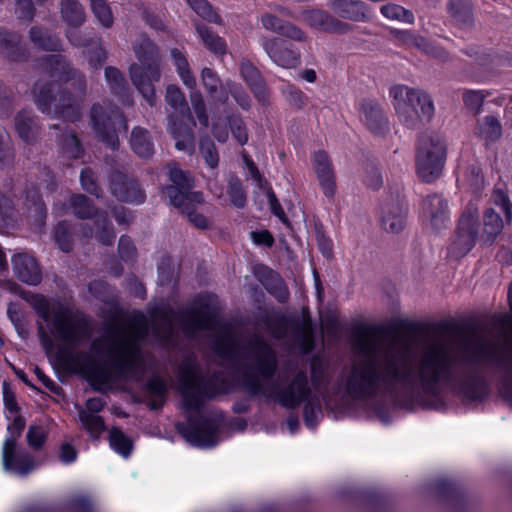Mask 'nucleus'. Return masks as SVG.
Segmentation results:
<instances>
[{
    "mask_svg": "<svg viewBox=\"0 0 512 512\" xmlns=\"http://www.w3.org/2000/svg\"><path fill=\"white\" fill-rule=\"evenodd\" d=\"M285 94H286L287 100L295 107L301 108L304 106L305 95L298 88H296L292 85H287Z\"/></svg>",
    "mask_w": 512,
    "mask_h": 512,
    "instance_id": "13d9d810",
    "label": "nucleus"
},
{
    "mask_svg": "<svg viewBox=\"0 0 512 512\" xmlns=\"http://www.w3.org/2000/svg\"><path fill=\"white\" fill-rule=\"evenodd\" d=\"M475 134L486 143L499 139L502 135L500 122L494 116H486L478 121Z\"/></svg>",
    "mask_w": 512,
    "mask_h": 512,
    "instance_id": "c85d7f7f",
    "label": "nucleus"
},
{
    "mask_svg": "<svg viewBox=\"0 0 512 512\" xmlns=\"http://www.w3.org/2000/svg\"><path fill=\"white\" fill-rule=\"evenodd\" d=\"M95 224L97 226V230H100V229L102 230L101 232L97 231V235H96L97 238L103 244H106V245L111 244L115 238V235L112 230H109L107 228L106 217H104L103 215H98L97 219L95 220Z\"/></svg>",
    "mask_w": 512,
    "mask_h": 512,
    "instance_id": "603ef678",
    "label": "nucleus"
},
{
    "mask_svg": "<svg viewBox=\"0 0 512 512\" xmlns=\"http://www.w3.org/2000/svg\"><path fill=\"white\" fill-rule=\"evenodd\" d=\"M91 120L93 128L102 141L106 142L111 148H115L118 144V138L115 131V121L127 129V125L121 115L117 111L112 110L110 114L100 105H94L91 110Z\"/></svg>",
    "mask_w": 512,
    "mask_h": 512,
    "instance_id": "ddd939ff",
    "label": "nucleus"
},
{
    "mask_svg": "<svg viewBox=\"0 0 512 512\" xmlns=\"http://www.w3.org/2000/svg\"><path fill=\"white\" fill-rule=\"evenodd\" d=\"M463 99L469 109L478 111L484 101V95L480 91H466Z\"/></svg>",
    "mask_w": 512,
    "mask_h": 512,
    "instance_id": "4d7b16f0",
    "label": "nucleus"
},
{
    "mask_svg": "<svg viewBox=\"0 0 512 512\" xmlns=\"http://www.w3.org/2000/svg\"><path fill=\"white\" fill-rule=\"evenodd\" d=\"M197 31L203 44L211 52L219 55L226 53L227 45L223 38L213 33L209 28L205 26H198Z\"/></svg>",
    "mask_w": 512,
    "mask_h": 512,
    "instance_id": "e433bc0d",
    "label": "nucleus"
},
{
    "mask_svg": "<svg viewBox=\"0 0 512 512\" xmlns=\"http://www.w3.org/2000/svg\"><path fill=\"white\" fill-rule=\"evenodd\" d=\"M446 153V143L441 136H423L419 141L416 156L418 176L425 182L438 178L445 164Z\"/></svg>",
    "mask_w": 512,
    "mask_h": 512,
    "instance_id": "0eeeda50",
    "label": "nucleus"
},
{
    "mask_svg": "<svg viewBox=\"0 0 512 512\" xmlns=\"http://www.w3.org/2000/svg\"><path fill=\"white\" fill-rule=\"evenodd\" d=\"M177 190L173 187H166L165 193L169 196L171 203L179 208H182L183 212L187 214L189 220L198 228H206L208 226V219L194 210H190L189 204L194 201L201 203L203 201V195L199 192L191 193L190 195H184L180 193V196H173V193Z\"/></svg>",
    "mask_w": 512,
    "mask_h": 512,
    "instance_id": "412c9836",
    "label": "nucleus"
},
{
    "mask_svg": "<svg viewBox=\"0 0 512 512\" xmlns=\"http://www.w3.org/2000/svg\"><path fill=\"white\" fill-rule=\"evenodd\" d=\"M46 439V430L43 426L34 424L29 427L27 441L33 448H39Z\"/></svg>",
    "mask_w": 512,
    "mask_h": 512,
    "instance_id": "3c124183",
    "label": "nucleus"
},
{
    "mask_svg": "<svg viewBox=\"0 0 512 512\" xmlns=\"http://www.w3.org/2000/svg\"><path fill=\"white\" fill-rule=\"evenodd\" d=\"M223 419L216 415L211 418L196 420L189 416L187 423H178L177 430L191 445L200 448L215 446L220 440Z\"/></svg>",
    "mask_w": 512,
    "mask_h": 512,
    "instance_id": "1a4fd4ad",
    "label": "nucleus"
},
{
    "mask_svg": "<svg viewBox=\"0 0 512 512\" xmlns=\"http://www.w3.org/2000/svg\"><path fill=\"white\" fill-rule=\"evenodd\" d=\"M422 216L432 229L442 228L449 220L447 201L439 195H430L422 202Z\"/></svg>",
    "mask_w": 512,
    "mask_h": 512,
    "instance_id": "6ab92c4d",
    "label": "nucleus"
},
{
    "mask_svg": "<svg viewBox=\"0 0 512 512\" xmlns=\"http://www.w3.org/2000/svg\"><path fill=\"white\" fill-rule=\"evenodd\" d=\"M14 417L13 422L8 426V433L9 436L7 438H13L15 442L17 441L18 437L21 435V432L25 426V420L18 416L17 414H10L8 418Z\"/></svg>",
    "mask_w": 512,
    "mask_h": 512,
    "instance_id": "e2e57ef3",
    "label": "nucleus"
},
{
    "mask_svg": "<svg viewBox=\"0 0 512 512\" xmlns=\"http://www.w3.org/2000/svg\"><path fill=\"white\" fill-rule=\"evenodd\" d=\"M472 378L466 367L442 348L415 353L389 345L374 348L365 359L353 364L344 389L354 399L406 400L435 394L442 385Z\"/></svg>",
    "mask_w": 512,
    "mask_h": 512,
    "instance_id": "f257e3e1",
    "label": "nucleus"
},
{
    "mask_svg": "<svg viewBox=\"0 0 512 512\" xmlns=\"http://www.w3.org/2000/svg\"><path fill=\"white\" fill-rule=\"evenodd\" d=\"M217 319L211 309L193 312L189 317V324L186 327L189 331L209 330L215 328Z\"/></svg>",
    "mask_w": 512,
    "mask_h": 512,
    "instance_id": "2f4dec72",
    "label": "nucleus"
},
{
    "mask_svg": "<svg viewBox=\"0 0 512 512\" xmlns=\"http://www.w3.org/2000/svg\"><path fill=\"white\" fill-rule=\"evenodd\" d=\"M79 420L83 428L89 433L93 439H99L105 430L103 419L97 414L90 413L83 408L78 411Z\"/></svg>",
    "mask_w": 512,
    "mask_h": 512,
    "instance_id": "473e14b6",
    "label": "nucleus"
},
{
    "mask_svg": "<svg viewBox=\"0 0 512 512\" xmlns=\"http://www.w3.org/2000/svg\"><path fill=\"white\" fill-rule=\"evenodd\" d=\"M3 400L6 409L9 411V414L17 413V404L15 401V396L12 390L10 389L8 383H3Z\"/></svg>",
    "mask_w": 512,
    "mask_h": 512,
    "instance_id": "0e129e2a",
    "label": "nucleus"
},
{
    "mask_svg": "<svg viewBox=\"0 0 512 512\" xmlns=\"http://www.w3.org/2000/svg\"><path fill=\"white\" fill-rule=\"evenodd\" d=\"M240 72L259 100L266 98V86L258 70L248 61L241 62Z\"/></svg>",
    "mask_w": 512,
    "mask_h": 512,
    "instance_id": "bb28decb",
    "label": "nucleus"
},
{
    "mask_svg": "<svg viewBox=\"0 0 512 512\" xmlns=\"http://www.w3.org/2000/svg\"><path fill=\"white\" fill-rule=\"evenodd\" d=\"M303 20L307 25L322 31L344 33L350 29V25L341 22L325 11L311 10L302 14Z\"/></svg>",
    "mask_w": 512,
    "mask_h": 512,
    "instance_id": "4be33fe9",
    "label": "nucleus"
},
{
    "mask_svg": "<svg viewBox=\"0 0 512 512\" xmlns=\"http://www.w3.org/2000/svg\"><path fill=\"white\" fill-rule=\"evenodd\" d=\"M189 6L198 14L200 17L206 19L209 22L216 24H222L221 18L214 12L211 5L206 0H187Z\"/></svg>",
    "mask_w": 512,
    "mask_h": 512,
    "instance_id": "37998d69",
    "label": "nucleus"
},
{
    "mask_svg": "<svg viewBox=\"0 0 512 512\" xmlns=\"http://www.w3.org/2000/svg\"><path fill=\"white\" fill-rule=\"evenodd\" d=\"M361 120L374 133H379L385 126L382 109L378 104L366 101L361 105Z\"/></svg>",
    "mask_w": 512,
    "mask_h": 512,
    "instance_id": "a878e982",
    "label": "nucleus"
},
{
    "mask_svg": "<svg viewBox=\"0 0 512 512\" xmlns=\"http://www.w3.org/2000/svg\"><path fill=\"white\" fill-rule=\"evenodd\" d=\"M55 238L61 250L68 252L71 249V242L68 236V225L66 223H59L56 231Z\"/></svg>",
    "mask_w": 512,
    "mask_h": 512,
    "instance_id": "6e6d98bb",
    "label": "nucleus"
},
{
    "mask_svg": "<svg viewBox=\"0 0 512 512\" xmlns=\"http://www.w3.org/2000/svg\"><path fill=\"white\" fill-rule=\"evenodd\" d=\"M166 102L175 112V115L169 117V130L176 140V148L190 150L193 146L192 120L186 113L184 95L178 87L170 85L166 90Z\"/></svg>",
    "mask_w": 512,
    "mask_h": 512,
    "instance_id": "6e6552de",
    "label": "nucleus"
},
{
    "mask_svg": "<svg viewBox=\"0 0 512 512\" xmlns=\"http://www.w3.org/2000/svg\"><path fill=\"white\" fill-rule=\"evenodd\" d=\"M477 212H465L460 221L458 231L451 244L450 252L458 257L469 252L475 244Z\"/></svg>",
    "mask_w": 512,
    "mask_h": 512,
    "instance_id": "dca6fc26",
    "label": "nucleus"
},
{
    "mask_svg": "<svg viewBox=\"0 0 512 512\" xmlns=\"http://www.w3.org/2000/svg\"><path fill=\"white\" fill-rule=\"evenodd\" d=\"M11 261L14 274L20 281L28 285H37L41 282L40 268L31 255L24 252L16 253Z\"/></svg>",
    "mask_w": 512,
    "mask_h": 512,
    "instance_id": "aec40b11",
    "label": "nucleus"
},
{
    "mask_svg": "<svg viewBox=\"0 0 512 512\" xmlns=\"http://www.w3.org/2000/svg\"><path fill=\"white\" fill-rule=\"evenodd\" d=\"M2 462L5 471L23 476L36 467L31 455L18 447L13 438H6L2 448Z\"/></svg>",
    "mask_w": 512,
    "mask_h": 512,
    "instance_id": "f8f14e48",
    "label": "nucleus"
},
{
    "mask_svg": "<svg viewBox=\"0 0 512 512\" xmlns=\"http://www.w3.org/2000/svg\"><path fill=\"white\" fill-rule=\"evenodd\" d=\"M257 370L263 379L270 377L275 370V356L272 350L263 343L257 346Z\"/></svg>",
    "mask_w": 512,
    "mask_h": 512,
    "instance_id": "c756f323",
    "label": "nucleus"
},
{
    "mask_svg": "<svg viewBox=\"0 0 512 512\" xmlns=\"http://www.w3.org/2000/svg\"><path fill=\"white\" fill-rule=\"evenodd\" d=\"M31 40L40 48L46 50H57L59 41L56 37L48 35L45 31L39 28H32L30 30Z\"/></svg>",
    "mask_w": 512,
    "mask_h": 512,
    "instance_id": "a18cd8bd",
    "label": "nucleus"
},
{
    "mask_svg": "<svg viewBox=\"0 0 512 512\" xmlns=\"http://www.w3.org/2000/svg\"><path fill=\"white\" fill-rule=\"evenodd\" d=\"M202 80L204 86L215 100L225 101L227 99V90L221 84L217 75L210 69L202 70Z\"/></svg>",
    "mask_w": 512,
    "mask_h": 512,
    "instance_id": "4c0bfd02",
    "label": "nucleus"
},
{
    "mask_svg": "<svg viewBox=\"0 0 512 512\" xmlns=\"http://www.w3.org/2000/svg\"><path fill=\"white\" fill-rule=\"evenodd\" d=\"M46 68L51 77L65 81L69 80V74L72 72L67 62L58 54L51 55L47 59Z\"/></svg>",
    "mask_w": 512,
    "mask_h": 512,
    "instance_id": "a19ab883",
    "label": "nucleus"
},
{
    "mask_svg": "<svg viewBox=\"0 0 512 512\" xmlns=\"http://www.w3.org/2000/svg\"><path fill=\"white\" fill-rule=\"evenodd\" d=\"M447 12L451 20L456 24H465L471 17L470 0H449Z\"/></svg>",
    "mask_w": 512,
    "mask_h": 512,
    "instance_id": "c9c22d12",
    "label": "nucleus"
},
{
    "mask_svg": "<svg viewBox=\"0 0 512 512\" xmlns=\"http://www.w3.org/2000/svg\"><path fill=\"white\" fill-rule=\"evenodd\" d=\"M407 205L403 199L388 200L381 208V225L389 233H399L405 227Z\"/></svg>",
    "mask_w": 512,
    "mask_h": 512,
    "instance_id": "f3484780",
    "label": "nucleus"
},
{
    "mask_svg": "<svg viewBox=\"0 0 512 512\" xmlns=\"http://www.w3.org/2000/svg\"><path fill=\"white\" fill-rule=\"evenodd\" d=\"M77 454L76 448L71 443L65 442L59 448L58 458L63 464L69 465L76 461Z\"/></svg>",
    "mask_w": 512,
    "mask_h": 512,
    "instance_id": "864d4df0",
    "label": "nucleus"
},
{
    "mask_svg": "<svg viewBox=\"0 0 512 512\" xmlns=\"http://www.w3.org/2000/svg\"><path fill=\"white\" fill-rule=\"evenodd\" d=\"M260 21L262 27L266 30L279 33L295 41H304L306 39L305 33L300 28L290 23H285L271 14L263 15Z\"/></svg>",
    "mask_w": 512,
    "mask_h": 512,
    "instance_id": "b1692460",
    "label": "nucleus"
},
{
    "mask_svg": "<svg viewBox=\"0 0 512 512\" xmlns=\"http://www.w3.org/2000/svg\"><path fill=\"white\" fill-rule=\"evenodd\" d=\"M231 130L233 136L237 139L239 144L243 145L248 140L247 131L243 125V122L241 119L235 118L231 121Z\"/></svg>",
    "mask_w": 512,
    "mask_h": 512,
    "instance_id": "052dcab7",
    "label": "nucleus"
},
{
    "mask_svg": "<svg viewBox=\"0 0 512 512\" xmlns=\"http://www.w3.org/2000/svg\"><path fill=\"white\" fill-rule=\"evenodd\" d=\"M15 129L25 142H30L35 138L38 132V127L32 119L29 112H21L17 115L15 121Z\"/></svg>",
    "mask_w": 512,
    "mask_h": 512,
    "instance_id": "f704fd0d",
    "label": "nucleus"
},
{
    "mask_svg": "<svg viewBox=\"0 0 512 512\" xmlns=\"http://www.w3.org/2000/svg\"><path fill=\"white\" fill-rule=\"evenodd\" d=\"M169 179L175 184V186L172 187L177 190L173 193V196L179 197L180 193L188 195V193H186L184 190L191 186L190 178L185 172L179 169L176 164L169 165ZM190 194L191 193H189V195Z\"/></svg>",
    "mask_w": 512,
    "mask_h": 512,
    "instance_id": "79ce46f5",
    "label": "nucleus"
},
{
    "mask_svg": "<svg viewBox=\"0 0 512 512\" xmlns=\"http://www.w3.org/2000/svg\"><path fill=\"white\" fill-rule=\"evenodd\" d=\"M389 94L398 117L405 124L413 126L417 121H429L432 118L434 105L425 92L394 85Z\"/></svg>",
    "mask_w": 512,
    "mask_h": 512,
    "instance_id": "423d86ee",
    "label": "nucleus"
},
{
    "mask_svg": "<svg viewBox=\"0 0 512 512\" xmlns=\"http://www.w3.org/2000/svg\"><path fill=\"white\" fill-rule=\"evenodd\" d=\"M54 89V84L45 87L41 82L36 83L34 94L38 108L47 113H50L53 108L55 114L65 119L74 120L77 116L78 105L70 95L64 92L54 95Z\"/></svg>",
    "mask_w": 512,
    "mask_h": 512,
    "instance_id": "9d476101",
    "label": "nucleus"
},
{
    "mask_svg": "<svg viewBox=\"0 0 512 512\" xmlns=\"http://www.w3.org/2000/svg\"><path fill=\"white\" fill-rule=\"evenodd\" d=\"M71 208L73 209V213L79 218H90L95 214V210L90 205L88 199L83 195L72 197Z\"/></svg>",
    "mask_w": 512,
    "mask_h": 512,
    "instance_id": "49530a36",
    "label": "nucleus"
},
{
    "mask_svg": "<svg viewBox=\"0 0 512 512\" xmlns=\"http://www.w3.org/2000/svg\"><path fill=\"white\" fill-rule=\"evenodd\" d=\"M171 56L173 58L174 64L176 66L179 77L181 78L183 84L191 90L190 98L192 102L193 109L200 121V123L204 126H207L208 120L207 116L204 112V105L202 101L201 95L195 90L196 80L191 74L189 69V64L183 55V53L178 49L171 50Z\"/></svg>",
    "mask_w": 512,
    "mask_h": 512,
    "instance_id": "4468645a",
    "label": "nucleus"
},
{
    "mask_svg": "<svg viewBox=\"0 0 512 512\" xmlns=\"http://www.w3.org/2000/svg\"><path fill=\"white\" fill-rule=\"evenodd\" d=\"M179 389L183 398L182 406L186 412H198L204 398L216 394L204 386L203 380L194 368L181 370Z\"/></svg>",
    "mask_w": 512,
    "mask_h": 512,
    "instance_id": "9b49d317",
    "label": "nucleus"
},
{
    "mask_svg": "<svg viewBox=\"0 0 512 512\" xmlns=\"http://www.w3.org/2000/svg\"><path fill=\"white\" fill-rule=\"evenodd\" d=\"M5 288L12 293H20V296L34 307L46 323L52 337L42 325L39 327V335L47 356L62 366L82 368V364L75 359L71 346L87 337V326L83 319L67 307L50 303L42 295L20 292L18 285L14 282L5 283Z\"/></svg>",
    "mask_w": 512,
    "mask_h": 512,
    "instance_id": "f03ea898",
    "label": "nucleus"
},
{
    "mask_svg": "<svg viewBox=\"0 0 512 512\" xmlns=\"http://www.w3.org/2000/svg\"><path fill=\"white\" fill-rule=\"evenodd\" d=\"M504 227V222L494 208H489L484 214V232L489 237L499 234Z\"/></svg>",
    "mask_w": 512,
    "mask_h": 512,
    "instance_id": "c03bdc74",
    "label": "nucleus"
},
{
    "mask_svg": "<svg viewBox=\"0 0 512 512\" xmlns=\"http://www.w3.org/2000/svg\"><path fill=\"white\" fill-rule=\"evenodd\" d=\"M134 51L139 63L130 67L131 80L148 104L153 105L154 83L160 79L157 50L148 38L140 36L134 45Z\"/></svg>",
    "mask_w": 512,
    "mask_h": 512,
    "instance_id": "39448f33",
    "label": "nucleus"
},
{
    "mask_svg": "<svg viewBox=\"0 0 512 512\" xmlns=\"http://www.w3.org/2000/svg\"><path fill=\"white\" fill-rule=\"evenodd\" d=\"M61 13L65 21L72 26L80 25L85 19L84 10L76 0H63Z\"/></svg>",
    "mask_w": 512,
    "mask_h": 512,
    "instance_id": "ea45409f",
    "label": "nucleus"
},
{
    "mask_svg": "<svg viewBox=\"0 0 512 512\" xmlns=\"http://www.w3.org/2000/svg\"><path fill=\"white\" fill-rule=\"evenodd\" d=\"M131 147L139 157H149L153 153V145L149 134L142 128H135L131 135Z\"/></svg>",
    "mask_w": 512,
    "mask_h": 512,
    "instance_id": "72a5a7b5",
    "label": "nucleus"
},
{
    "mask_svg": "<svg viewBox=\"0 0 512 512\" xmlns=\"http://www.w3.org/2000/svg\"><path fill=\"white\" fill-rule=\"evenodd\" d=\"M494 205L505 213L507 221L511 220V205L507 196L501 190H496L493 194Z\"/></svg>",
    "mask_w": 512,
    "mask_h": 512,
    "instance_id": "5fc2aeb1",
    "label": "nucleus"
},
{
    "mask_svg": "<svg viewBox=\"0 0 512 512\" xmlns=\"http://www.w3.org/2000/svg\"><path fill=\"white\" fill-rule=\"evenodd\" d=\"M381 15L390 20L405 24H414L415 16L413 12L396 3H387L380 7Z\"/></svg>",
    "mask_w": 512,
    "mask_h": 512,
    "instance_id": "7c9ffc66",
    "label": "nucleus"
},
{
    "mask_svg": "<svg viewBox=\"0 0 512 512\" xmlns=\"http://www.w3.org/2000/svg\"><path fill=\"white\" fill-rule=\"evenodd\" d=\"M261 45L277 66L292 69L300 64V52L279 38H263Z\"/></svg>",
    "mask_w": 512,
    "mask_h": 512,
    "instance_id": "2eb2a0df",
    "label": "nucleus"
},
{
    "mask_svg": "<svg viewBox=\"0 0 512 512\" xmlns=\"http://www.w3.org/2000/svg\"><path fill=\"white\" fill-rule=\"evenodd\" d=\"M8 317L10 318L11 322L14 324L16 329L18 330V333L21 337H25V334L23 330L20 328V322H21V313L18 309V307L14 304H10L7 309Z\"/></svg>",
    "mask_w": 512,
    "mask_h": 512,
    "instance_id": "774afa93",
    "label": "nucleus"
},
{
    "mask_svg": "<svg viewBox=\"0 0 512 512\" xmlns=\"http://www.w3.org/2000/svg\"><path fill=\"white\" fill-rule=\"evenodd\" d=\"M393 37L408 46L416 47L423 52L433 55L435 57H441L443 51L434 47L430 42H428L424 37L409 31V30H400L393 29L392 30Z\"/></svg>",
    "mask_w": 512,
    "mask_h": 512,
    "instance_id": "393cba45",
    "label": "nucleus"
},
{
    "mask_svg": "<svg viewBox=\"0 0 512 512\" xmlns=\"http://www.w3.org/2000/svg\"><path fill=\"white\" fill-rule=\"evenodd\" d=\"M13 214V205L11 201L0 195V224H6L7 219H9Z\"/></svg>",
    "mask_w": 512,
    "mask_h": 512,
    "instance_id": "338daca9",
    "label": "nucleus"
},
{
    "mask_svg": "<svg viewBox=\"0 0 512 512\" xmlns=\"http://www.w3.org/2000/svg\"><path fill=\"white\" fill-rule=\"evenodd\" d=\"M146 332V322L141 316L133 323L95 342L92 350L95 354L114 362L126 375L139 378L144 369L139 345Z\"/></svg>",
    "mask_w": 512,
    "mask_h": 512,
    "instance_id": "7ed1b4c3",
    "label": "nucleus"
},
{
    "mask_svg": "<svg viewBox=\"0 0 512 512\" xmlns=\"http://www.w3.org/2000/svg\"><path fill=\"white\" fill-rule=\"evenodd\" d=\"M311 382L315 390L314 393L307 386L306 374L299 371L286 388L273 391L272 394L283 406L288 408H295L305 402V424L308 428L313 429L321 417L320 397H325L323 389L327 383L326 368L319 360H314L311 363Z\"/></svg>",
    "mask_w": 512,
    "mask_h": 512,
    "instance_id": "20e7f679",
    "label": "nucleus"
},
{
    "mask_svg": "<svg viewBox=\"0 0 512 512\" xmlns=\"http://www.w3.org/2000/svg\"><path fill=\"white\" fill-rule=\"evenodd\" d=\"M91 8L96 18L104 27L111 26L113 16L104 0H91Z\"/></svg>",
    "mask_w": 512,
    "mask_h": 512,
    "instance_id": "de8ad7c7",
    "label": "nucleus"
},
{
    "mask_svg": "<svg viewBox=\"0 0 512 512\" xmlns=\"http://www.w3.org/2000/svg\"><path fill=\"white\" fill-rule=\"evenodd\" d=\"M27 197L29 198L30 195H28ZM31 202L33 206V216L35 217V220L38 223V225L41 226L44 223L45 208L35 191L31 195Z\"/></svg>",
    "mask_w": 512,
    "mask_h": 512,
    "instance_id": "bf43d9fd",
    "label": "nucleus"
},
{
    "mask_svg": "<svg viewBox=\"0 0 512 512\" xmlns=\"http://www.w3.org/2000/svg\"><path fill=\"white\" fill-rule=\"evenodd\" d=\"M113 194L121 201L130 203H142L144 193L137 182L133 180H123L120 187L117 184L112 185Z\"/></svg>",
    "mask_w": 512,
    "mask_h": 512,
    "instance_id": "cd10ccee",
    "label": "nucleus"
},
{
    "mask_svg": "<svg viewBox=\"0 0 512 512\" xmlns=\"http://www.w3.org/2000/svg\"><path fill=\"white\" fill-rule=\"evenodd\" d=\"M82 187L91 194L97 195L98 188L95 182L94 174L91 170L85 169L80 176Z\"/></svg>",
    "mask_w": 512,
    "mask_h": 512,
    "instance_id": "680f3d73",
    "label": "nucleus"
},
{
    "mask_svg": "<svg viewBox=\"0 0 512 512\" xmlns=\"http://www.w3.org/2000/svg\"><path fill=\"white\" fill-rule=\"evenodd\" d=\"M330 8L343 19L365 22L369 18L367 5L361 0H335Z\"/></svg>",
    "mask_w": 512,
    "mask_h": 512,
    "instance_id": "5701e85b",
    "label": "nucleus"
},
{
    "mask_svg": "<svg viewBox=\"0 0 512 512\" xmlns=\"http://www.w3.org/2000/svg\"><path fill=\"white\" fill-rule=\"evenodd\" d=\"M110 447L119 455L127 458L133 448L132 441L120 429L112 428L109 432Z\"/></svg>",
    "mask_w": 512,
    "mask_h": 512,
    "instance_id": "58836bf2",
    "label": "nucleus"
},
{
    "mask_svg": "<svg viewBox=\"0 0 512 512\" xmlns=\"http://www.w3.org/2000/svg\"><path fill=\"white\" fill-rule=\"evenodd\" d=\"M313 170L317 175L319 185L328 198L335 194L336 184L334 170L326 152L319 150L312 157Z\"/></svg>",
    "mask_w": 512,
    "mask_h": 512,
    "instance_id": "a211bd4d",
    "label": "nucleus"
},
{
    "mask_svg": "<svg viewBox=\"0 0 512 512\" xmlns=\"http://www.w3.org/2000/svg\"><path fill=\"white\" fill-rule=\"evenodd\" d=\"M105 77L111 85L112 89H114L115 91L122 86V83L124 81L119 70L114 67L106 68Z\"/></svg>",
    "mask_w": 512,
    "mask_h": 512,
    "instance_id": "69168bd1",
    "label": "nucleus"
},
{
    "mask_svg": "<svg viewBox=\"0 0 512 512\" xmlns=\"http://www.w3.org/2000/svg\"><path fill=\"white\" fill-rule=\"evenodd\" d=\"M229 196L231 203L234 206L238 208L244 207L246 203V196L239 179L231 178L229 180Z\"/></svg>",
    "mask_w": 512,
    "mask_h": 512,
    "instance_id": "09e8293b",
    "label": "nucleus"
},
{
    "mask_svg": "<svg viewBox=\"0 0 512 512\" xmlns=\"http://www.w3.org/2000/svg\"><path fill=\"white\" fill-rule=\"evenodd\" d=\"M200 153L210 168L214 169L218 165V153L214 144L209 139H204L201 141Z\"/></svg>",
    "mask_w": 512,
    "mask_h": 512,
    "instance_id": "8fccbe9b",
    "label": "nucleus"
}]
</instances>
